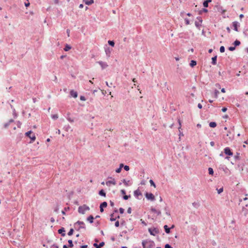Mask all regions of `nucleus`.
<instances>
[{"label":"nucleus","mask_w":248,"mask_h":248,"mask_svg":"<svg viewBox=\"0 0 248 248\" xmlns=\"http://www.w3.org/2000/svg\"><path fill=\"white\" fill-rule=\"evenodd\" d=\"M143 248H154L155 242L151 240H144L142 241Z\"/></svg>","instance_id":"f257e3e1"},{"label":"nucleus","mask_w":248,"mask_h":248,"mask_svg":"<svg viewBox=\"0 0 248 248\" xmlns=\"http://www.w3.org/2000/svg\"><path fill=\"white\" fill-rule=\"evenodd\" d=\"M74 227L76 231H80L81 229L86 230V226L83 221L78 220L74 224Z\"/></svg>","instance_id":"f03ea898"},{"label":"nucleus","mask_w":248,"mask_h":248,"mask_svg":"<svg viewBox=\"0 0 248 248\" xmlns=\"http://www.w3.org/2000/svg\"><path fill=\"white\" fill-rule=\"evenodd\" d=\"M89 210V207L86 204H83L82 206H80L78 208V212L81 214H84L86 211Z\"/></svg>","instance_id":"7ed1b4c3"},{"label":"nucleus","mask_w":248,"mask_h":248,"mask_svg":"<svg viewBox=\"0 0 248 248\" xmlns=\"http://www.w3.org/2000/svg\"><path fill=\"white\" fill-rule=\"evenodd\" d=\"M25 136L29 137L31 140V142H33L36 139V137L34 134H33L31 130H30L25 133Z\"/></svg>","instance_id":"20e7f679"},{"label":"nucleus","mask_w":248,"mask_h":248,"mask_svg":"<svg viewBox=\"0 0 248 248\" xmlns=\"http://www.w3.org/2000/svg\"><path fill=\"white\" fill-rule=\"evenodd\" d=\"M148 232L151 235L153 236H155L156 234L159 233V229L155 227L149 228Z\"/></svg>","instance_id":"39448f33"},{"label":"nucleus","mask_w":248,"mask_h":248,"mask_svg":"<svg viewBox=\"0 0 248 248\" xmlns=\"http://www.w3.org/2000/svg\"><path fill=\"white\" fill-rule=\"evenodd\" d=\"M145 196L148 200L154 201L155 200V196L152 193L146 192L145 193Z\"/></svg>","instance_id":"423d86ee"},{"label":"nucleus","mask_w":248,"mask_h":248,"mask_svg":"<svg viewBox=\"0 0 248 248\" xmlns=\"http://www.w3.org/2000/svg\"><path fill=\"white\" fill-rule=\"evenodd\" d=\"M224 153L226 155H228V156H232L233 155V153L232 151V150L231 149V148L229 147H227L224 148Z\"/></svg>","instance_id":"0eeeda50"},{"label":"nucleus","mask_w":248,"mask_h":248,"mask_svg":"<svg viewBox=\"0 0 248 248\" xmlns=\"http://www.w3.org/2000/svg\"><path fill=\"white\" fill-rule=\"evenodd\" d=\"M109 216H110V217L109 218V220L110 221H115L116 220L117 218H120L119 215H117L115 213H112L110 215H109Z\"/></svg>","instance_id":"6e6552de"},{"label":"nucleus","mask_w":248,"mask_h":248,"mask_svg":"<svg viewBox=\"0 0 248 248\" xmlns=\"http://www.w3.org/2000/svg\"><path fill=\"white\" fill-rule=\"evenodd\" d=\"M108 206V203L107 202H102L100 205V211L101 212H104V208L107 207Z\"/></svg>","instance_id":"1a4fd4ad"},{"label":"nucleus","mask_w":248,"mask_h":248,"mask_svg":"<svg viewBox=\"0 0 248 248\" xmlns=\"http://www.w3.org/2000/svg\"><path fill=\"white\" fill-rule=\"evenodd\" d=\"M58 232L59 234H61L62 236L64 237L65 236V230L63 227H61L59 229Z\"/></svg>","instance_id":"9d476101"},{"label":"nucleus","mask_w":248,"mask_h":248,"mask_svg":"<svg viewBox=\"0 0 248 248\" xmlns=\"http://www.w3.org/2000/svg\"><path fill=\"white\" fill-rule=\"evenodd\" d=\"M151 211L157 214V216H160L161 214V211L156 210L155 208L151 207L150 209Z\"/></svg>","instance_id":"9b49d317"},{"label":"nucleus","mask_w":248,"mask_h":248,"mask_svg":"<svg viewBox=\"0 0 248 248\" xmlns=\"http://www.w3.org/2000/svg\"><path fill=\"white\" fill-rule=\"evenodd\" d=\"M232 26L233 27V30L235 31H238V27H239V24L237 21H234L232 22Z\"/></svg>","instance_id":"f8f14e48"},{"label":"nucleus","mask_w":248,"mask_h":248,"mask_svg":"<svg viewBox=\"0 0 248 248\" xmlns=\"http://www.w3.org/2000/svg\"><path fill=\"white\" fill-rule=\"evenodd\" d=\"M105 245V242H101L99 243V244H97L96 243H94L93 244V246L95 248H101L102 247H103Z\"/></svg>","instance_id":"ddd939ff"},{"label":"nucleus","mask_w":248,"mask_h":248,"mask_svg":"<svg viewBox=\"0 0 248 248\" xmlns=\"http://www.w3.org/2000/svg\"><path fill=\"white\" fill-rule=\"evenodd\" d=\"M134 195L136 198H137L138 199H140V198H139V196H141L142 194L139 189H137L134 191Z\"/></svg>","instance_id":"4468645a"},{"label":"nucleus","mask_w":248,"mask_h":248,"mask_svg":"<svg viewBox=\"0 0 248 248\" xmlns=\"http://www.w3.org/2000/svg\"><path fill=\"white\" fill-rule=\"evenodd\" d=\"M70 94L74 98H77L78 97V93L73 90L70 91Z\"/></svg>","instance_id":"2eb2a0df"},{"label":"nucleus","mask_w":248,"mask_h":248,"mask_svg":"<svg viewBox=\"0 0 248 248\" xmlns=\"http://www.w3.org/2000/svg\"><path fill=\"white\" fill-rule=\"evenodd\" d=\"M97 63H98L100 65L102 69L106 68L108 66V64L106 62H104L102 61H99Z\"/></svg>","instance_id":"dca6fc26"},{"label":"nucleus","mask_w":248,"mask_h":248,"mask_svg":"<svg viewBox=\"0 0 248 248\" xmlns=\"http://www.w3.org/2000/svg\"><path fill=\"white\" fill-rule=\"evenodd\" d=\"M164 229L166 233L169 234L170 233V228L167 225H165L164 226Z\"/></svg>","instance_id":"f3484780"},{"label":"nucleus","mask_w":248,"mask_h":248,"mask_svg":"<svg viewBox=\"0 0 248 248\" xmlns=\"http://www.w3.org/2000/svg\"><path fill=\"white\" fill-rule=\"evenodd\" d=\"M217 55H216L214 57H212V62H211V63L213 64V65H216L217 64Z\"/></svg>","instance_id":"a211bd4d"},{"label":"nucleus","mask_w":248,"mask_h":248,"mask_svg":"<svg viewBox=\"0 0 248 248\" xmlns=\"http://www.w3.org/2000/svg\"><path fill=\"white\" fill-rule=\"evenodd\" d=\"M126 186H128L131 185V183L129 184L130 180L126 181V179H123L121 181Z\"/></svg>","instance_id":"6ab92c4d"},{"label":"nucleus","mask_w":248,"mask_h":248,"mask_svg":"<svg viewBox=\"0 0 248 248\" xmlns=\"http://www.w3.org/2000/svg\"><path fill=\"white\" fill-rule=\"evenodd\" d=\"M212 0H205L203 2V6L205 8H207L208 7V4L209 2H211Z\"/></svg>","instance_id":"aec40b11"},{"label":"nucleus","mask_w":248,"mask_h":248,"mask_svg":"<svg viewBox=\"0 0 248 248\" xmlns=\"http://www.w3.org/2000/svg\"><path fill=\"white\" fill-rule=\"evenodd\" d=\"M216 7L217 8L218 12H220L222 14L224 13L225 12V10H223L221 6L217 5Z\"/></svg>","instance_id":"412c9836"},{"label":"nucleus","mask_w":248,"mask_h":248,"mask_svg":"<svg viewBox=\"0 0 248 248\" xmlns=\"http://www.w3.org/2000/svg\"><path fill=\"white\" fill-rule=\"evenodd\" d=\"M94 217L92 215H90L87 218V220L90 223H92L93 222Z\"/></svg>","instance_id":"4be33fe9"},{"label":"nucleus","mask_w":248,"mask_h":248,"mask_svg":"<svg viewBox=\"0 0 248 248\" xmlns=\"http://www.w3.org/2000/svg\"><path fill=\"white\" fill-rule=\"evenodd\" d=\"M84 2H85V4L86 5H91L94 2L93 0H83Z\"/></svg>","instance_id":"5701e85b"},{"label":"nucleus","mask_w":248,"mask_h":248,"mask_svg":"<svg viewBox=\"0 0 248 248\" xmlns=\"http://www.w3.org/2000/svg\"><path fill=\"white\" fill-rule=\"evenodd\" d=\"M209 125L210 127L215 128L217 126V124L215 122H211L209 123Z\"/></svg>","instance_id":"b1692460"},{"label":"nucleus","mask_w":248,"mask_h":248,"mask_svg":"<svg viewBox=\"0 0 248 248\" xmlns=\"http://www.w3.org/2000/svg\"><path fill=\"white\" fill-rule=\"evenodd\" d=\"M242 211L243 213L244 216H247V214H248V210L245 207H243Z\"/></svg>","instance_id":"393cba45"},{"label":"nucleus","mask_w":248,"mask_h":248,"mask_svg":"<svg viewBox=\"0 0 248 248\" xmlns=\"http://www.w3.org/2000/svg\"><path fill=\"white\" fill-rule=\"evenodd\" d=\"M197 64V62L195 60H191L189 63L190 66L191 67H194Z\"/></svg>","instance_id":"a878e982"},{"label":"nucleus","mask_w":248,"mask_h":248,"mask_svg":"<svg viewBox=\"0 0 248 248\" xmlns=\"http://www.w3.org/2000/svg\"><path fill=\"white\" fill-rule=\"evenodd\" d=\"M98 194H99V195H100L101 196H103V197H105L106 196V194L105 191L103 189L100 190L99 191Z\"/></svg>","instance_id":"bb28decb"},{"label":"nucleus","mask_w":248,"mask_h":248,"mask_svg":"<svg viewBox=\"0 0 248 248\" xmlns=\"http://www.w3.org/2000/svg\"><path fill=\"white\" fill-rule=\"evenodd\" d=\"M241 44V42L240 41L238 40H236L233 43V45L236 47L237 46H239Z\"/></svg>","instance_id":"cd10ccee"},{"label":"nucleus","mask_w":248,"mask_h":248,"mask_svg":"<svg viewBox=\"0 0 248 248\" xmlns=\"http://www.w3.org/2000/svg\"><path fill=\"white\" fill-rule=\"evenodd\" d=\"M208 10L206 8H202V10L199 11V14L202 15L203 13H207Z\"/></svg>","instance_id":"c85d7f7f"},{"label":"nucleus","mask_w":248,"mask_h":248,"mask_svg":"<svg viewBox=\"0 0 248 248\" xmlns=\"http://www.w3.org/2000/svg\"><path fill=\"white\" fill-rule=\"evenodd\" d=\"M71 46L70 45H69L68 44H66V45L65 46V47L64 48V50L65 51H68L70 49H71Z\"/></svg>","instance_id":"c756f323"},{"label":"nucleus","mask_w":248,"mask_h":248,"mask_svg":"<svg viewBox=\"0 0 248 248\" xmlns=\"http://www.w3.org/2000/svg\"><path fill=\"white\" fill-rule=\"evenodd\" d=\"M195 25L198 29H200V27L202 26V23L199 22V21H195Z\"/></svg>","instance_id":"7c9ffc66"},{"label":"nucleus","mask_w":248,"mask_h":248,"mask_svg":"<svg viewBox=\"0 0 248 248\" xmlns=\"http://www.w3.org/2000/svg\"><path fill=\"white\" fill-rule=\"evenodd\" d=\"M68 247L69 248H73V247L74 245H73V241H72V240H69L68 241Z\"/></svg>","instance_id":"2f4dec72"},{"label":"nucleus","mask_w":248,"mask_h":248,"mask_svg":"<svg viewBox=\"0 0 248 248\" xmlns=\"http://www.w3.org/2000/svg\"><path fill=\"white\" fill-rule=\"evenodd\" d=\"M70 209L69 207H65L63 210H62V214L63 215L66 214L65 212L66 211L69 210Z\"/></svg>","instance_id":"473e14b6"},{"label":"nucleus","mask_w":248,"mask_h":248,"mask_svg":"<svg viewBox=\"0 0 248 248\" xmlns=\"http://www.w3.org/2000/svg\"><path fill=\"white\" fill-rule=\"evenodd\" d=\"M208 173L210 175H213L214 174V170L212 168H208Z\"/></svg>","instance_id":"72a5a7b5"},{"label":"nucleus","mask_w":248,"mask_h":248,"mask_svg":"<svg viewBox=\"0 0 248 248\" xmlns=\"http://www.w3.org/2000/svg\"><path fill=\"white\" fill-rule=\"evenodd\" d=\"M239 155H240V153L237 152L236 155L234 156V158L235 160H237L240 159Z\"/></svg>","instance_id":"f704fd0d"},{"label":"nucleus","mask_w":248,"mask_h":248,"mask_svg":"<svg viewBox=\"0 0 248 248\" xmlns=\"http://www.w3.org/2000/svg\"><path fill=\"white\" fill-rule=\"evenodd\" d=\"M130 197H131L130 195H127L125 194L124 196H123V199L124 200H127Z\"/></svg>","instance_id":"c9c22d12"},{"label":"nucleus","mask_w":248,"mask_h":248,"mask_svg":"<svg viewBox=\"0 0 248 248\" xmlns=\"http://www.w3.org/2000/svg\"><path fill=\"white\" fill-rule=\"evenodd\" d=\"M149 182H150L151 186H154L155 188L156 187V185L153 180H152V179L150 180Z\"/></svg>","instance_id":"e433bc0d"},{"label":"nucleus","mask_w":248,"mask_h":248,"mask_svg":"<svg viewBox=\"0 0 248 248\" xmlns=\"http://www.w3.org/2000/svg\"><path fill=\"white\" fill-rule=\"evenodd\" d=\"M109 179H111V180H109V184H112L113 185H115L116 182L114 178H112L111 177H109Z\"/></svg>","instance_id":"4c0bfd02"},{"label":"nucleus","mask_w":248,"mask_h":248,"mask_svg":"<svg viewBox=\"0 0 248 248\" xmlns=\"http://www.w3.org/2000/svg\"><path fill=\"white\" fill-rule=\"evenodd\" d=\"M74 231V229L73 228H71L69 231L68 232L67 234L69 236L72 235L73 234Z\"/></svg>","instance_id":"58836bf2"},{"label":"nucleus","mask_w":248,"mask_h":248,"mask_svg":"<svg viewBox=\"0 0 248 248\" xmlns=\"http://www.w3.org/2000/svg\"><path fill=\"white\" fill-rule=\"evenodd\" d=\"M51 118L53 120H56L58 118V114H53V115H51Z\"/></svg>","instance_id":"ea45409f"},{"label":"nucleus","mask_w":248,"mask_h":248,"mask_svg":"<svg viewBox=\"0 0 248 248\" xmlns=\"http://www.w3.org/2000/svg\"><path fill=\"white\" fill-rule=\"evenodd\" d=\"M192 205H193V206L197 208H198L200 206V204L198 202H194L193 203H192Z\"/></svg>","instance_id":"a19ab883"},{"label":"nucleus","mask_w":248,"mask_h":248,"mask_svg":"<svg viewBox=\"0 0 248 248\" xmlns=\"http://www.w3.org/2000/svg\"><path fill=\"white\" fill-rule=\"evenodd\" d=\"M219 93V92L216 89L215 90V97L216 98H217L218 97V94Z\"/></svg>","instance_id":"79ce46f5"},{"label":"nucleus","mask_w":248,"mask_h":248,"mask_svg":"<svg viewBox=\"0 0 248 248\" xmlns=\"http://www.w3.org/2000/svg\"><path fill=\"white\" fill-rule=\"evenodd\" d=\"M67 119L68 120V121L69 122H70V123H73L74 122V120L73 119H72L71 118H70L69 116V114H67Z\"/></svg>","instance_id":"37998d69"},{"label":"nucleus","mask_w":248,"mask_h":248,"mask_svg":"<svg viewBox=\"0 0 248 248\" xmlns=\"http://www.w3.org/2000/svg\"><path fill=\"white\" fill-rule=\"evenodd\" d=\"M225 47L224 46H221L220 47L219 50H220V52L221 53L224 52H225Z\"/></svg>","instance_id":"c03bdc74"},{"label":"nucleus","mask_w":248,"mask_h":248,"mask_svg":"<svg viewBox=\"0 0 248 248\" xmlns=\"http://www.w3.org/2000/svg\"><path fill=\"white\" fill-rule=\"evenodd\" d=\"M70 128L71 127L70 126V125L69 124H67L64 126L63 128L65 130V131H68Z\"/></svg>","instance_id":"a18cd8bd"},{"label":"nucleus","mask_w":248,"mask_h":248,"mask_svg":"<svg viewBox=\"0 0 248 248\" xmlns=\"http://www.w3.org/2000/svg\"><path fill=\"white\" fill-rule=\"evenodd\" d=\"M235 47L234 46H229L228 47V49L230 50V51H232L233 50H234L235 49Z\"/></svg>","instance_id":"49530a36"},{"label":"nucleus","mask_w":248,"mask_h":248,"mask_svg":"<svg viewBox=\"0 0 248 248\" xmlns=\"http://www.w3.org/2000/svg\"><path fill=\"white\" fill-rule=\"evenodd\" d=\"M115 45V42L113 40L110 41L109 40V46H111L112 47L114 46Z\"/></svg>","instance_id":"de8ad7c7"},{"label":"nucleus","mask_w":248,"mask_h":248,"mask_svg":"<svg viewBox=\"0 0 248 248\" xmlns=\"http://www.w3.org/2000/svg\"><path fill=\"white\" fill-rule=\"evenodd\" d=\"M217 189V193L218 194H220L221 193H222L223 192V187H221V188H219L218 189Z\"/></svg>","instance_id":"09e8293b"},{"label":"nucleus","mask_w":248,"mask_h":248,"mask_svg":"<svg viewBox=\"0 0 248 248\" xmlns=\"http://www.w3.org/2000/svg\"><path fill=\"white\" fill-rule=\"evenodd\" d=\"M124 170H126V171H128V170H129V169H130V168H129V167L128 166H127V165H124Z\"/></svg>","instance_id":"8fccbe9b"},{"label":"nucleus","mask_w":248,"mask_h":248,"mask_svg":"<svg viewBox=\"0 0 248 248\" xmlns=\"http://www.w3.org/2000/svg\"><path fill=\"white\" fill-rule=\"evenodd\" d=\"M104 48H105V50L106 54L108 55V47L107 46V45H106Z\"/></svg>","instance_id":"3c124183"},{"label":"nucleus","mask_w":248,"mask_h":248,"mask_svg":"<svg viewBox=\"0 0 248 248\" xmlns=\"http://www.w3.org/2000/svg\"><path fill=\"white\" fill-rule=\"evenodd\" d=\"M124 212V209L122 207L119 208V212L120 214H123Z\"/></svg>","instance_id":"603ef678"},{"label":"nucleus","mask_w":248,"mask_h":248,"mask_svg":"<svg viewBox=\"0 0 248 248\" xmlns=\"http://www.w3.org/2000/svg\"><path fill=\"white\" fill-rule=\"evenodd\" d=\"M185 24L186 25H189L190 24L189 20L188 18H186L185 19Z\"/></svg>","instance_id":"864d4df0"},{"label":"nucleus","mask_w":248,"mask_h":248,"mask_svg":"<svg viewBox=\"0 0 248 248\" xmlns=\"http://www.w3.org/2000/svg\"><path fill=\"white\" fill-rule=\"evenodd\" d=\"M197 19L198 20V21L200 22L201 23H202V19L201 16H198L197 17Z\"/></svg>","instance_id":"5fc2aeb1"},{"label":"nucleus","mask_w":248,"mask_h":248,"mask_svg":"<svg viewBox=\"0 0 248 248\" xmlns=\"http://www.w3.org/2000/svg\"><path fill=\"white\" fill-rule=\"evenodd\" d=\"M164 248H173L171 245H170V244H166L165 245V247H164Z\"/></svg>","instance_id":"6e6d98bb"},{"label":"nucleus","mask_w":248,"mask_h":248,"mask_svg":"<svg viewBox=\"0 0 248 248\" xmlns=\"http://www.w3.org/2000/svg\"><path fill=\"white\" fill-rule=\"evenodd\" d=\"M121 193L124 196L125 194H126V191L124 189H121Z\"/></svg>","instance_id":"4d7b16f0"},{"label":"nucleus","mask_w":248,"mask_h":248,"mask_svg":"<svg viewBox=\"0 0 248 248\" xmlns=\"http://www.w3.org/2000/svg\"><path fill=\"white\" fill-rule=\"evenodd\" d=\"M120 226V223L118 220L116 221L115 223V226L116 227H118Z\"/></svg>","instance_id":"13d9d810"},{"label":"nucleus","mask_w":248,"mask_h":248,"mask_svg":"<svg viewBox=\"0 0 248 248\" xmlns=\"http://www.w3.org/2000/svg\"><path fill=\"white\" fill-rule=\"evenodd\" d=\"M121 170H122V169L119 167L118 168L116 169L115 171L116 173H120V172H121Z\"/></svg>","instance_id":"bf43d9fd"},{"label":"nucleus","mask_w":248,"mask_h":248,"mask_svg":"<svg viewBox=\"0 0 248 248\" xmlns=\"http://www.w3.org/2000/svg\"><path fill=\"white\" fill-rule=\"evenodd\" d=\"M50 248H59V247L56 244H53L50 247Z\"/></svg>","instance_id":"052dcab7"},{"label":"nucleus","mask_w":248,"mask_h":248,"mask_svg":"<svg viewBox=\"0 0 248 248\" xmlns=\"http://www.w3.org/2000/svg\"><path fill=\"white\" fill-rule=\"evenodd\" d=\"M121 224L122 226L125 225L126 224V222H125V220H124V219H122V221H121Z\"/></svg>","instance_id":"680f3d73"},{"label":"nucleus","mask_w":248,"mask_h":248,"mask_svg":"<svg viewBox=\"0 0 248 248\" xmlns=\"http://www.w3.org/2000/svg\"><path fill=\"white\" fill-rule=\"evenodd\" d=\"M9 125H10V123L7 122L4 124V127L5 128H6L9 126Z\"/></svg>","instance_id":"e2e57ef3"},{"label":"nucleus","mask_w":248,"mask_h":248,"mask_svg":"<svg viewBox=\"0 0 248 248\" xmlns=\"http://www.w3.org/2000/svg\"><path fill=\"white\" fill-rule=\"evenodd\" d=\"M80 99L81 101H85L86 100V98H85V96H82V95L80 96Z\"/></svg>","instance_id":"0e129e2a"},{"label":"nucleus","mask_w":248,"mask_h":248,"mask_svg":"<svg viewBox=\"0 0 248 248\" xmlns=\"http://www.w3.org/2000/svg\"><path fill=\"white\" fill-rule=\"evenodd\" d=\"M221 110L223 112H225L227 110V108L226 107H223L221 109Z\"/></svg>","instance_id":"69168bd1"},{"label":"nucleus","mask_w":248,"mask_h":248,"mask_svg":"<svg viewBox=\"0 0 248 248\" xmlns=\"http://www.w3.org/2000/svg\"><path fill=\"white\" fill-rule=\"evenodd\" d=\"M131 211H132L131 208V207H129V208L127 209V213H128V214H131Z\"/></svg>","instance_id":"338daca9"},{"label":"nucleus","mask_w":248,"mask_h":248,"mask_svg":"<svg viewBox=\"0 0 248 248\" xmlns=\"http://www.w3.org/2000/svg\"><path fill=\"white\" fill-rule=\"evenodd\" d=\"M21 125V123L20 121H18L17 123V127L20 128Z\"/></svg>","instance_id":"774afa93"}]
</instances>
